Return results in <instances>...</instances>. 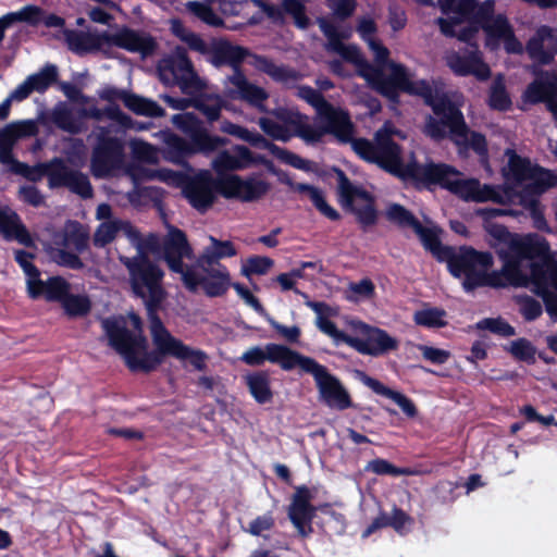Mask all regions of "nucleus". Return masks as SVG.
I'll list each match as a JSON object with an SVG mask.
<instances>
[{"label": "nucleus", "mask_w": 557, "mask_h": 557, "mask_svg": "<svg viewBox=\"0 0 557 557\" xmlns=\"http://www.w3.org/2000/svg\"><path fill=\"white\" fill-rule=\"evenodd\" d=\"M120 232V220L101 223L94 234V245L104 247L112 243Z\"/></svg>", "instance_id": "57"}, {"label": "nucleus", "mask_w": 557, "mask_h": 557, "mask_svg": "<svg viewBox=\"0 0 557 557\" xmlns=\"http://www.w3.org/2000/svg\"><path fill=\"white\" fill-rule=\"evenodd\" d=\"M295 188L297 189L298 193L307 194L310 200L312 201L313 206L321 214H323L331 221L341 220L339 212L327 203L323 193L318 187L306 183H297Z\"/></svg>", "instance_id": "44"}, {"label": "nucleus", "mask_w": 557, "mask_h": 557, "mask_svg": "<svg viewBox=\"0 0 557 557\" xmlns=\"http://www.w3.org/2000/svg\"><path fill=\"white\" fill-rule=\"evenodd\" d=\"M124 160V143L122 139L101 132L91 153V171L96 177H104L119 169Z\"/></svg>", "instance_id": "18"}, {"label": "nucleus", "mask_w": 557, "mask_h": 557, "mask_svg": "<svg viewBox=\"0 0 557 557\" xmlns=\"http://www.w3.org/2000/svg\"><path fill=\"white\" fill-rule=\"evenodd\" d=\"M481 29L486 35V46L490 48L498 47L500 40L512 29L508 18L504 14H497Z\"/></svg>", "instance_id": "46"}, {"label": "nucleus", "mask_w": 557, "mask_h": 557, "mask_svg": "<svg viewBox=\"0 0 557 557\" xmlns=\"http://www.w3.org/2000/svg\"><path fill=\"white\" fill-rule=\"evenodd\" d=\"M476 327L487 330L503 337H510L516 334L515 327L502 318H485L478 322Z\"/></svg>", "instance_id": "59"}, {"label": "nucleus", "mask_w": 557, "mask_h": 557, "mask_svg": "<svg viewBox=\"0 0 557 557\" xmlns=\"http://www.w3.org/2000/svg\"><path fill=\"white\" fill-rule=\"evenodd\" d=\"M0 234L8 242L16 240L26 247L34 246V240L20 215L8 206L0 207Z\"/></svg>", "instance_id": "27"}, {"label": "nucleus", "mask_w": 557, "mask_h": 557, "mask_svg": "<svg viewBox=\"0 0 557 557\" xmlns=\"http://www.w3.org/2000/svg\"><path fill=\"white\" fill-rule=\"evenodd\" d=\"M409 96L420 97L434 115H428L423 133L435 141L449 137L456 145L467 141L470 128L459 107L448 97L433 88L426 79L416 81Z\"/></svg>", "instance_id": "4"}, {"label": "nucleus", "mask_w": 557, "mask_h": 557, "mask_svg": "<svg viewBox=\"0 0 557 557\" xmlns=\"http://www.w3.org/2000/svg\"><path fill=\"white\" fill-rule=\"evenodd\" d=\"M52 122L62 131L71 134H77L79 126L72 113L66 107H57L52 111Z\"/></svg>", "instance_id": "58"}, {"label": "nucleus", "mask_w": 557, "mask_h": 557, "mask_svg": "<svg viewBox=\"0 0 557 557\" xmlns=\"http://www.w3.org/2000/svg\"><path fill=\"white\" fill-rule=\"evenodd\" d=\"M459 171L446 163H419L412 181V186L418 189L432 190L440 186L467 201H476L480 191V182L475 178H458Z\"/></svg>", "instance_id": "7"}, {"label": "nucleus", "mask_w": 557, "mask_h": 557, "mask_svg": "<svg viewBox=\"0 0 557 557\" xmlns=\"http://www.w3.org/2000/svg\"><path fill=\"white\" fill-rule=\"evenodd\" d=\"M210 245L207 246L202 253L197 258L198 267H215L219 268L221 259L232 258L237 255V249L231 240H220L214 236H209Z\"/></svg>", "instance_id": "33"}, {"label": "nucleus", "mask_w": 557, "mask_h": 557, "mask_svg": "<svg viewBox=\"0 0 557 557\" xmlns=\"http://www.w3.org/2000/svg\"><path fill=\"white\" fill-rule=\"evenodd\" d=\"M478 213L483 219V228L488 236V245L496 251L499 259L505 262V272L517 274L518 260H533L548 251V244L544 239L540 240L531 235L521 236L517 233H511L505 225L493 221L497 216L517 215V211L483 208Z\"/></svg>", "instance_id": "2"}, {"label": "nucleus", "mask_w": 557, "mask_h": 557, "mask_svg": "<svg viewBox=\"0 0 557 557\" xmlns=\"http://www.w3.org/2000/svg\"><path fill=\"white\" fill-rule=\"evenodd\" d=\"M67 48L79 55L100 48V37L90 33L76 29H64L63 32Z\"/></svg>", "instance_id": "36"}, {"label": "nucleus", "mask_w": 557, "mask_h": 557, "mask_svg": "<svg viewBox=\"0 0 557 557\" xmlns=\"http://www.w3.org/2000/svg\"><path fill=\"white\" fill-rule=\"evenodd\" d=\"M34 257V253L23 249H17L14 252V260L26 275L28 297L33 300H37L40 299V295L46 288V281L41 280L39 269L30 261Z\"/></svg>", "instance_id": "31"}, {"label": "nucleus", "mask_w": 557, "mask_h": 557, "mask_svg": "<svg viewBox=\"0 0 557 557\" xmlns=\"http://www.w3.org/2000/svg\"><path fill=\"white\" fill-rule=\"evenodd\" d=\"M227 79L234 87V89L228 91V96L232 99L244 101L260 112H267L264 102L269 98V92L263 87L249 82L243 71L236 75L228 76Z\"/></svg>", "instance_id": "24"}, {"label": "nucleus", "mask_w": 557, "mask_h": 557, "mask_svg": "<svg viewBox=\"0 0 557 557\" xmlns=\"http://www.w3.org/2000/svg\"><path fill=\"white\" fill-rule=\"evenodd\" d=\"M89 234L78 221H69L65 225L63 245L72 246L77 252L88 248Z\"/></svg>", "instance_id": "47"}, {"label": "nucleus", "mask_w": 557, "mask_h": 557, "mask_svg": "<svg viewBox=\"0 0 557 557\" xmlns=\"http://www.w3.org/2000/svg\"><path fill=\"white\" fill-rule=\"evenodd\" d=\"M220 195L225 199L253 202L261 199L270 189L268 182L255 177L242 178L237 174L219 177Z\"/></svg>", "instance_id": "20"}, {"label": "nucleus", "mask_w": 557, "mask_h": 557, "mask_svg": "<svg viewBox=\"0 0 557 557\" xmlns=\"http://www.w3.org/2000/svg\"><path fill=\"white\" fill-rule=\"evenodd\" d=\"M522 262L518 260V273L510 274L505 272V262H503L502 271L486 272V286L499 288L508 285L524 286L528 283V276L523 273L521 267Z\"/></svg>", "instance_id": "43"}, {"label": "nucleus", "mask_w": 557, "mask_h": 557, "mask_svg": "<svg viewBox=\"0 0 557 557\" xmlns=\"http://www.w3.org/2000/svg\"><path fill=\"white\" fill-rule=\"evenodd\" d=\"M363 383L369 388H371L375 394L392 399L395 404H397L400 407V409L407 417L414 418L418 414V409L414 403L400 392L394 391L385 386L379 380L368 375H364Z\"/></svg>", "instance_id": "35"}, {"label": "nucleus", "mask_w": 557, "mask_h": 557, "mask_svg": "<svg viewBox=\"0 0 557 557\" xmlns=\"http://www.w3.org/2000/svg\"><path fill=\"white\" fill-rule=\"evenodd\" d=\"M159 79L166 86H178L184 94L199 91L202 83L196 73L187 49L176 46L170 54L159 60Z\"/></svg>", "instance_id": "10"}, {"label": "nucleus", "mask_w": 557, "mask_h": 557, "mask_svg": "<svg viewBox=\"0 0 557 557\" xmlns=\"http://www.w3.org/2000/svg\"><path fill=\"white\" fill-rule=\"evenodd\" d=\"M555 39L553 29L547 25L540 26L535 34L527 41L525 51L531 60L546 65L553 62L557 46L545 49V42Z\"/></svg>", "instance_id": "29"}, {"label": "nucleus", "mask_w": 557, "mask_h": 557, "mask_svg": "<svg viewBox=\"0 0 557 557\" xmlns=\"http://www.w3.org/2000/svg\"><path fill=\"white\" fill-rule=\"evenodd\" d=\"M258 124L260 128L274 140L287 143L293 137L287 126L278 124L269 117H260Z\"/></svg>", "instance_id": "60"}, {"label": "nucleus", "mask_w": 557, "mask_h": 557, "mask_svg": "<svg viewBox=\"0 0 557 557\" xmlns=\"http://www.w3.org/2000/svg\"><path fill=\"white\" fill-rule=\"evenodd\" d=\"M114 44L129 52L149 57L154 53L158 45L156 39L148 34H140L133 29H124L114 37Z\"/></svg>", "instance_id": "32"}, {"label": "nucleus", "mask_w": 557, "mask_h": 557, "mask_svg": "<svg viewBox=\"0 0 557 557\" xmlns=\"http://www.w3.org/2000/svg\"><path fill=\"white\" fill-rule=\"evenodd\" d=\"M519 310L525 321H534L542 315L543 308L539 300L531 296H520L517 300Z\"/></svg>", "instance_id": "63"}, {"label": "nucleus", "mask_w": 557, "mask_h": 557, "mask_svg": "<svg viewBox=\"0 0 557 557\" xmlns=\"http://www.w3.org/2000/svg\"><path fill=\"white\" fill-rule=\"evenodd\" d=\"M305 355L282 344L269 343L264 348L253 346L246 350L240 360L248 366H262L265 361L277 364L283 371L299 368Z\"/></svg>", "instance_id": "17"}, {"label": "nucleus", "mask_w": 557, "mask_h": 557, "mask_svg": "<svg viewBox=\"0 0 557 557\" xmlns=\"http://www.w3.org/2000/svg\"><path fill=\"white\" fill-rule=\"evenodd\" d=\"M451 71L458 76L473 75L476 79L484 82L491 77V69L483 61L482 53L476 46L465 53H455L447 61Z\"/></svg>", "instance_id": "23"}, {"label": "nucleus", "mask_w": 557, "mask_h": 557, "mask_svg": "<svg viewBox=\"0 0 557 557\" xmlns=\"http://www.w3.org/2000/svg\"><path fill=\"white\" fill-rule=\"evenodd\" d=\"M513 196L512 188L497 189L490 185H480V191L476 196V202L494 201L497 203H506Z\"/></svg>", "instance_id": "61"}, {"label": "nucleus", "mask_w": 557, "mask_h": 557, "mask_svg": "<svg viewBox=\"0 0 557 557\" xmlns=\"http://www.w3.org/2000/svg\"><path fill=\"white\" fill-rule=\"evenodd\" d=\"M364 470L372 472L376 475L391 476L412 475L414 473L409 467H396L388 460L383 458H375L370 460L366 465Z\"/></svg>", "instance_id": "55"}, {"label": "nucleus", "mask_w": 557, "mask_h": 557, "mask_svg": "<svg viewBox=\"0 0 557 557\" xmlns=\"http://www.w3.org/2000/svg\"><path fill=\"white\" fill-rule=\"evenodd\" d=\"M132 323L137 331L136 333L129 331L124 324L115 319H104L102 321V327L108 336L109 344L114 348L123 358L127 364V355L123 351L124 348L131 347L134 351V357L138 360L145 357L148 350V341L143 333L141 320L138 315H132Z\"/></svg>", "instance_id": "13"}, {"label": "nucleus", "mask_w": 557, "mask_h": 557, "mask_svg": "<svg viewBox=\"0 0 557 557\" xmlns=\"http://www.w3.org/2000/svg\"><path fill=\"white\" fill-rule=\"evenodd\" d=\"M386 219L399 228H411L419 225V219L406 207L399 203H391L385 212Z\"/></svg>", "instance_id": "49"}, {"label": "nucleus", "mask_w": 557, "mask_h": 557, "mask_svg": "<svg viewBox=\"0 0 557 557\" xmlns=\"http://www.w3.org/2000/svg\"><path fill=\"white\" fill-rule=\"evenodd\" d=\"M446 315L447 312L443 308L430 307L417 310L413 314V321L417 325L426 329H442L447 325Z\"/></svg>", "instance_id": "50"}, {"label": "nucleus", "mask_w": 557, "mask_h": 557, "mask_svg": "<svg viewBox=\"0 0 557 557\" xmlns=\"http://www.w3.org/2000/svg\"><path fill=\"white\" fill-rule=\"evenodd\" d=\"M506 156H508V168L509 174L512 180L517 183H522L524 181L544 177V180L553 178V175L548 170H544L540 166H533L529 159L522 158L512 149L506 150Z\"/></svg>", "instance_id": "30"}, {"label": "nucleus", "mask_w": 557, "mask_h": 557, "mask_svg": "<svg viewBox=\"0 0 557 557\" xmlns=\"http://www.w3.org/2000/svg\"><path fill=\"white\" fill-rule=\"evenodd\" d=\"M246 385L253 399L264 405L273 399V391L271 388L270 375L267 371H257L249 373L245 377Z\"/></svg>", "instance_id": "39"}, {"label": "nucleus", "mask_w": 557, "mask_h": 557, "mask_svg": "<svg viewBox=\"0 0 557 557\" xmlns=\"http://www.w3.org/2000/svg\"><path fill=\"white\" fill-rule=\"evenodd\" d=\"M557 96L556 85L547 81H533L527 87L524 97L527 101L532 104L545 102L552 100Z\"/></svg>", "instance_id": "48"}, {"label": "nucleus", "mask_w": 557, "mask_h": 557, "mask_svg": "<svg viewBox=\"0 0 557 557\" xmlns=\"http://www.w3.org/2000/svg\"><path fill=\"white\" fill-rule=\"evenodd\" d=\"M123 103L129 111L137 115L160 117L164 114V109L158 102L136 94L127 92Z\"/></svg>", "instance_id": "42"}, {"label": "nucleus", "mask_w": 557, "mask_h": 557, "mask_svg": "<svg viewBox=\"0 0 557 557\" xmlns=\"http://www.w3.org/2000/svg\"><path fill=\"white\" fill-rule=\"evenodd\" d=\"M337 180V201L342 208L356 215L363 228L377 222L375 199L371 193L361 186L355 185L346 173L335 169Z\"/></svg>", "instance_id": "11"}, {"label": "nucleus", "mask_w": 557, "mask_h": 557, "mask_svg": "<svg viewBox=\"0 0 557 557\" xmlns=\"http://www.w3.org/2000/svg\"><path fill=\"white\" fill-rule=\"evenodd\" d=\"M282 8L285 14L292 16L298 28L307 29L310 26V18L302 0H283Z\"/></svg>", "instance_id": "56"}, {"label": "nucleus", "mask_w": 557, "mask_h": 557, "mask_svg": "<svg viewBox=\"0 0 557 557\" xmlns=\"http://www.w3.org/2000/svg\"><path fill=\"white\" fill-rule=\"evenodd\" d=\"M121 262L129 274V284L136 297L144 300L150 329L156 326L157 321H162L158 314L165 290L162 287L163 271L147 253L123 257Z\"/></svg>", "instance_id": "6"}, {"label": "nucleus", "mask_w": 557, "mask_h": 557, "mask_svg": "<svg viewBox=\"0 0 557 557\" xmlns=\"http://www.w3.org/2000/svg\"><path fill=\"white\" fill-rule=\"evenodd\" d=\"M418 237L421 240L422 246L424 249L438 261L445 258V255L449 251L450 246H445L442 244L440 235H441V228L437 226L433 227H426L421 222L413 231Z\"/></svg>", "instance_id": "38"}, {"label": "nucleus", "mask_w": 557, "mask_h": 557, "mask_svg": "<svg viewBox=\"0 0 557 557\" xmlns=\"http://www.w3.org/2000/svg\"><path fill=\"white\" fill-rule=\"evenodd\" d=\"M200 268L206 273L201 287L207 296L221 297L232 286L231 274L224 264Z\"/></svg>", "instance_id": "34"}, {"label": "nucleus", "mask_w": 557, "mask_h": 557, "mask_svg": "<svg viewBox=\"0 0 557 557\" xmlns=\"http://www.w3.org/2000/svg\"><path fill=\"white\" fill-rule=\"evenodd\" d=\"M44 11L37 5H25L17 12H9L0 17V42L4 38L5 29L17 22H25L29 25L36 26L41 21Z\"/></svg>", "instance_id": "40"}, {"label": "nucleus", "mask_w": 557, "mask_h": 557, "mask_svg": "<svg viewBox=\"0 0 557 557\" xmlns=\"http://www.w3.org/2000/svg\"><path fill=\"white\" fill-rule=\"evenodd\" d=\"M164 260L172 272H181L183 269V259H190L193 248L187 240L186 234L177 228L171 227L168 237L163 243Z\"/></svg>", "instance_id": "25"}, {"label": "nucleus", "mask_w": 557, "mask_h": 557, "mask_svg": "<svg viewBox=\"0 0 557 557\" xmlns=\"http://www.w3.org/2000/svg\"><path fill=\"white\" fill-rule=\"evenodd\" d=\"M531 261L530 278L535 286V293L549 287L557 292V261L549 256V250Z\"/></svg>", "instance_id": "26"}, {"label": "nucleus", "mask_w": 557, "mask_h": 557, "mask_svg": "<svg viewBox=\"0 0 557 557\" xmlns=\"http://www.w3.org/2000/svg\"><path fill=\"white\" fill-rule=\"evenodd\" d=\"M185 9L195 17L200 20L202 23L211 27L224 26V21L211 8L210 4L200 1H187Z\"/></svg>", "instance_id": "52"}, {"label": "nucleus", "mask_w": 557, "mask_h": 557, "mask_svg": "<svg viewBox=\"0 0 557 557\" xmlns=\"http://www.w3.org/2000/svg\"><path fill=\"white\" fill-rule=\"evenodd\" d=\"M275 116L285 125L293 128V136L304 139L308 144H315L321 141L323 131H318L317 127L308 124L307 115L299 112H293L286 109H281L274 112Z\"/></svg>", "instance_id": "28"}, {"label": "nucleus", "mask_w": 557, "mask_h": 557, "mask_svg": "<svg viewBox=\"0 0 557 557\" xmlns=\"http://www.w3.org/2000/svg\"><path fill=\"white\" fill-rule=\"evenodd\" d=\"M494 11L495 5L493 0H486L482 3H478V7H475L470 17L471 24L478 25L480 28L483 27L486 23L496 16L494 15Z\"/></svg>", "instance_id": "64"}, {"label": "nucleus", "mask_w": 557, "mask_h": 557, "mask_svg": "<svg viewBox=\"0 0 557 557\" xmlns=\"http://www.w3.org/2000/svg\"><path fill=\"white\" fill-rule=\"evenodd\" d=\"M357 66L359 75L369 83L371 88L396 106L400 103V92L408 95L416 82L410 78L404 64L393 61L389 63L391 75H386L381 65H373L363 59Z\"/></svg>", "instance_id": "8"}, {"label": "nucleus", "mask_w": 557, "mask_h": 557, "mask_svg": "<svg viewBox=\"0 0 557 557\" xmlns=\"http://www.w3.org/2000/svg\"><path fill=\"white\" fill-rule=\"evenodd\" d=\"M487 104L491 109L500 112L508 111L512 106L511 98L506 89L505 79L502 74H498L494 78L490 87Z\"/></svg>", "instance_id": "45"}, {"label": "nucleus", "mask_w": 557, "mask_h": 557, "mask_svg": "<svg viewBox=\"0 0 557 557\" xmlns=\"http://www.w3.org/2000/svg\"><path fill=\"white\" fill-rule=\"evenodd\" d=\"M350 127H344L345 136L336 132L331 134L336 137L341 144H350L354 152L362 160L376 164L385 172L400 178L404 182L412 183L419 163L411 160L404 163L401 159V147L392 138L394 131L381 128L374 135V143L359 137L355 138V126L349 117Z\"/></svg>", "instance_id": "3"}, {"label": "nucleus", "mask_w": 557, "mask_h": 557, "mask_svg": "<svg viewBox=\"0 0 557 557\" xmlns=\"http://www.w3.org/2000/svg\"><path fill=\"white\" fill-rule=\"evenodd\" d=\"M273 260L269 257L252 256L247 259V262L242 268V273L246 277H250L253 274L264 275L273 265Z\"/></svg>", "instance_id": "62"}, {"label": "nucleus", "mask_w": 557, "mask_h": 557, "mask_svg": "<svg viewBox=\"0 0 557 557\" xmlns=\"http://www.w3.org/2000/svg\"><path fill=\"white\" fill-rule=\"evenodd\" d=\"M189 139L191 140L194 154L213 152L228 143L227 138L211 135L205 127L198 125L190 128Z\"/></svg>", "instance_id": "37"}, {"label": "nucleus", "mask_w": 557, "mask_h": 557, "mask_svg": "<svg viewBox=\"0 0 557 557\" xmlns=\"http://www.w3.org/2000/svg\"><path fill=\"white\" fill-rule=\"evenodd\" d=\"M398 341L385 330L366 323L361 326V336H350L348 346L361 355L380 357L398 348Z\"/></svg>", "instance_id": "21"}, {"label": "nucleus", "mask_w": 557, "mask_h": 557, "mask_svg": "<svg viewBox=\"0 0 557 557\" xmlns=\"http://www.w3.org/2000/svg\"><path fill=\"white\" fill-rule=\"evenodd\" d=\"M47 175L51 188L66 187L83 199L94 196L89 177L78 170L69 168L60 159H55L47 166Z\"/></svg>", "instance_id": "19"}, {"label": "nucleus", "mask_w": 557, "mask_h": 557, "mask_svg": "<svg viewBox=\"0 0 557 557\" xmlns=\"http://www.w3.org/2000/svg\"><path fill=\"white\" fill-rule=\"evenodd\" d=\"M441 262L447 263L453 276L461 277L476 267L490 269L493 265V256L488 251H478L470 246H460L458 250L450 246Z\"/></svg>", "instance_id": "22"}, {"label": "nucleus", "mask_w": 557, "mask_h": 557, "mask_svg": "<svg viewBox=\"0 0 557 557\" xmlns=\"http://www.w3.org/2000/svg\"><path fill=\"white\" fill-rule=\"evenodd\" d=\"M169 175L178 178L182 183V193L190 206L205 213L215 200V193L220 194L219 178L214 180L209 172L193 177L180 172L170 171Z\"/></svg>", "instance_id": "15"}, {"label": "nucleus", "mask_w": 557, "mask_h": 557, "mask_svg": "<svg viewBox=\"0 0 557 557\" xmlns=\"http://www.w3.org/2000/svg\"><path fill=\"white\" fill-rule=\"evenodd\" d=\"M170 30L189 50L206 55L214 67L230 66L233 70L232 75L242 72L243 62L249 58L248 63L251 66L267 74L275 83L289 86L302 78L297 70L284 64L277 65L267 55L253 53L250 49L234 45L226 38H212L208 44L199 34L187 28L178 17L170 20Z\"/></svg>", "instance_id": "1"}, {"label": "nucleus", "mask_w": 557, "mask_h": 557, "mask_svg": "<svg viewBox=\"0 0 557 557\" xmlns=\"http://www.w3.org/2000/svg\"><path fill=\"white\" fill-rule=\"evenodd\" d=\"M71 284L61 275L49 276L40 299L58 302L69 318H83L91 311V300L84 294H72Z\"/></svg>", "instance_id": "14"}, {"label": "nucleus", "mask_w": 557, "mask_h": 557, "mask_svg": "<svg viewBox=\"0 0 557 557\" xmlns=\"http://www.w3.org/2000/svg\"><path fill=\"white\" fill-rule=\"evenodd\" d=\"M555 185L553 178L544 180V177L536 178L534 182L527 184L519 195L520 205L530 211L531 202L540 201L539 196Z\"/></svg>", "instance_id": "51"}, {"label": "nucleus", "mask_w": 557, "mask_h": 557, "mask_svg": "<svg viewBox=\"0 0 557 557\" xmlns=\"http://www.w3.org/2000/svg\"><path fill=\"white\" fill-rule=\"evenodd\" d=\"M168 158L176 163L194 154L191 140H186L178 135H171L166 139Z\"/></svg>", "instance_id": "54"}, {"label": "nucleus", "mask_w": 557, "mask_h": 557, "mask_svg": "<svg viewBox=\"0 0 557 557\" xmlns=\"http://www.w3.org/2000/svg\"><path fill=\"white\" fill-rule=\"evenodd\" d=\"M299 369L314 379L320 399L332 409L339 411L354 407V403L347 389L338 377L331 374L326 367L315 359L304 356Z\"/></svg>", "instance_id": "12"}, {"label": "nucleus", "mask_w": 557, "mask_h": 557, "mask_svg": "<svg viewBox=\"0 0 557 557\" xmlns=\"http://www.w3.org/2000/svg\"><path fill=\"white\" fill-rule=\"evenodd\" d=\"M37 132L38 127L32 120L12 122L0 128V146H14L18 139L35 136Z\"/></svg>", "instance_id": "41"}, {"label": "nucleus", "mask_w": 557, "mask_h": 557, "mask_svg": "<svg viewBox=\"0 0 557 557\" xmlns=\"http://www.w3.org/2000/svg\"><path fill=\"white\" fill-rule=\"evenodd\" d=\"M150 333L156 349L146 352L143 359H136L131 347H123V351L127 355V368L132 372L150 373L163 362L165 356L187 361L197 371L207 369L208 355L172 336L162 321H157L156 326L150 329Z\"/></svg>", "instance_id": "5"}, {"label": "nucleus", "mask_w": 557, "mask_h": 557, "mask_svg": "<svg viewBox=\"0 0 557 557\" xmlns=\"http://www.w3.org/2000/svg\"><path fill=\"white\" fill-rule=\"evenodd\" d=\"M298 97L314 108L319 117L326 123L323 127H317L318 131H323V136L325 134H331L332 132H336L338 135L345 136L343 128H348V126L350 127L349 113L347 111L341 108H335L324 98L320 90L308 85H304L298 88Z\"/></svg>", "instance_id": "16"}, {"label": "nucleus", "mask_w": 557, "mask_h": 557, "mask_svg": "<svg viewBox=\"0 0 557 557\" xmlns=\"http://www.w3.org/2000/svg\"><path fill=\"white\" fill-rule=\"evenodd\" d=\"M313 494L311 490L307 485H299L295 487L290 504L287 507L288 519L301 537H308L313 533L312 521L317 515L318 507L311 504ZM319 509L337 523V533L345 531V515L333 510L330 504H324Z\"/></svg>", "instance_id": "9"}, {"label": "nucleus", "mask_w": 557, "mask_h": 557, "mask_svg": "<svg viewBox=\"0 0 557 557\" xmlns=\"http://www.w3.org/2000/svg\"><path fill=\"white\" fill-rule=\"evenodd\" d=\"M58 79V67L54 64L45 65L39 72L26 77L33 91L45 92Z\"/></svg>", "instance_id": "53"}]
</instances>
